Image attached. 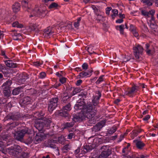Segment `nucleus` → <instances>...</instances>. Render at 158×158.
Here are the masks:
<instances>
[{"mask_svg": "<svg viewBox=\"0 0 158 158\" xmlns=\"http://www.w3.org/2000/svg\"><path fill=\"white\" fill-rule=\"evenodd\" d=\"M86 50L89 52L90 54H92L93 52H94V51H93L91 48L90 47H88L86 48Z\"/></svg>", "mask_w": 158, "mask_h": 158, "instance_id": "nucleus-59", "label": "nucleus"}, {"mask_svg": "<svg viewBox=\"0 0 158 158\" xmlns=\"http://www.w3.org/2000/svg\"><path fill=\"white\" fill-rule=\"evenodd\" d=\"M12 32H13L12 33V35L18 37H20L21 36V35L20 33H18L16 31H14L13 30H12Z\"/></svg>", "mask_w": 158, "mask_h": 158, "instance_id": "nucleus-51", "label": "nucleus"}, {"mask_svg": "<svg viewBox=\"0 0 158 158\" xmlns=\"http://www.w3.org/2000/svg\"><path fill=\"white\" fill-rule=\"evenodd\" d=\"M82 81L81 80H79L77 81L75 83L76 85L78 86H79L82 83Z\"/></svg>", "mask_w": 158, "mask_h": 158, "instance_id": "nucleus-63", "label": "nucleus"}, {"mask_svg": "<svg viewBox=\"0 0 158 158\" xmlns=\"http://www.w3.org/2000/svg\"><path fill=\"white\" fill-rule=\"evenodd\" d=\"M29 133V131L28 130V129L25 128L18 131L15 135V137L18 140L22 141L24 135L26 134H28Z\"/></svg>", "mask_w": 158, "mask_h": 158, "instance_id": "nucleus-10", "label": "nucleus"}, {"mask_svg": "<svg viewBox=\"0 0 158 158\" xmlns=\"http://www.w3.org/2000/svg\"><path fill=\"white\" fill-rule=\"evenodd\" d=\"M21 115L18 112L13 113H10L7 115V118L8 119H12L14 121L13 122L10 123L9 126H7V130L9 131L16 126H18L21 123L18 119L21 118Z\"/></svg>", "mask_w": 158, "mask_h": 158, "instance_id": "nucleus-3", "label": "nucleus"}, {"mask_svg": "<svg viewBox=\"0 0 158 158\" xmlns=\"http://www.w3.org/2000/svg\"><path fill=\"white\" fill-rule=\"evenodd\" d=\"M21 5L19 2L15 3L12 6V9L14 12L15 13L19 11L20 9Z\"/></svg>", "mask_w": 158, "mask_h": 158, "instance_id": "nucleus-25", "label": "nucleus"}, {"mask_svg": "<svg viewBox=\"0 0 158 158\" xmlns=\"http://www.w3.org/2000/svg\"><path fill=\"white\" fill-rule=\"evenodd\" d=\"M93 72V70L91 69L84 70L80 72L78 76L80 77V78L88 77L91 76Z\"/></svg>", "mask_w": 158, "mask_h": 158, "instance_id": "nucleus-17", "label": "nucleus"}, {"mask_svg": "<svg viewBox=\"0 0 158 158\" xmlns=\"http://www.w3.org/2000/svg\"><path fill=\"white\" fill-rule=\"evenodd\" d=\"M73 115V121L75 122H81L85 118V117L82 113H79Z\"/></svg>", "mask_w": 158, "mask_h": 158, "instance_id": "nucleus-19", "label": "nucleus"}, {"mask_svg": "<svg viewBox=\"0 0 158 158\" xmlns=\"http://www.w3.org/2000/svg\"><path fill=\"white\" fill-rule=\"evenodd\" d=\"M112 9L111 7H107L106 9V15H109L110 14V12Z\"/></svg>", "mask_w": 158, "mask_h": 158, "instance_id": "nucleus-56", "label": "nucleus"}, {"mask_svg": "<svg viewBox=\"0 0 158 158\" xmlns=\"http://www.w3.org/2000/svg\"><path fill=\"white\" fill-rule=\"evenodd\" d=\"M61 85V84L60 83L57 82L53 85V87L57 89Z\"/></svg>", "mask_w": 158, "mask_h": 158, "instance_id": "nucleus-61", "label": "nucleus"}, {"mask_svg": "<svg viewBox=\"0 0 158 158\" xmlns=\"http://www.w3.org/2000/svg\"><path fill=\"white\" fill-rule=\"evenodd\" d=\"M131 134V137L132 139H134L135 137L137 136L138 135L136 130L135 129L133 130Z\"/></svg>", "mask_w": 158, "mask_h": 158, "instance_id": "nucleus-46", "label": "nucleus"}, {"mask_svg": "<svg viewBox=\"0 0 158 158\" xmlns=\"http://www.w3.org/2000/svg\"><path fill=\"white\" fill-rule=\"evenodd\" d=\"M73 90L70 94L71 97L80 92L82 90V89L80 87H76L75 88L73 87Z\"/></svg>", "mask_w": 158, "mask_h": 158, "instance_id": "nucleus-30", "label": "nucleus"}, {"mask_svg": "<svg viewBox=\"0 0 158 158\" xmlns=\"http://www.w3.org/2000/svg\"><path fill=\"white\" fill-rule=\"evenodd\" d=\"M138 90V87L135 85H133L131 87L128 88L125 91L124 95H123V97L125 95H127L130 97H133L136 94Z\"/></svg>", "mask_w": 158, "mask_h": 158, "instance_id": "nucleus-8", "label": "nucleus"}, {"mask_svg": "<svg viewBox=\"0 0 158 158\" xmlns=\"http://www.w3.org/2000/svg\"><path fill=\"white\" fill-rule=\"evenodd\" d=\"M91 7L94 10V12L97 15H99L100 11L96 7V6L94 5H92Z\"/></svg>", "mask_w": 158, "mask_h": 158, "instance_id": "nucleus-38", "label": "nucleus"}, {"mask_svg": "<svg viewBox=\"0 0 158 158\" xmlns=\"http://www.w3.org/2000/svg\"><path fill=\"white\" fill-rule=\"evenodd\" d=\"M52 27H49L45 29L44 31V35L47 38H49L53 35L54 33Z\"/></svg>", "mask_w": 158, "mask_h": 158, "instance_id": "nucleus-21", "label": "nucleus"}, {"mask_svg": "<svg viewBox=\"0 0 158 158\" xmlns=\"http://www.w3.org/2000/svg\"><path fill=\"white\" fill-rule=\"evenodd\" d=\"M93 149V148L91 145H86L83 146V150H82L81 152L83 151L84 153H86L87 152H90Z\"/></svg>", "mask_w": 158, "mask_h": 158, "instance_id": "nucleus-28", "label": "nucleus"}, {"mask_svg": "<svg viewBox=\"0 0 158 158\" xmlns=\"http://www.w3.org/2000/svg\"><path fill=\"white\" fill-rule=\"evenodd\" d=\"M51 122L50 118H45L42 122H39L35 124V127L40 132L37 133L34 138V143L35 144H37L40 143L45 139V136L43 131L45 127H48L50 126Z\"/></svg>", "mask_w": 158, "mask_h": 158, "instance_id": "nucleus-1", "label": "nucleus"}, {"mask_svg": "<svg viewBox=\"0 0 158 158\" xmlns=\"http://www.w3.org/2000/svg\"><path fill=\"white\" fill-rule=\"evenodd\" d=\"M56 142V140L51 139L48 140V146L51 148H56V146L55 144Z\"/></svg>", "mask_w": 158, "mask_h": 158, "instance_id": "nucleus-29", "label": "nucleus"}, {"mask_svg": "<svg viewBox=\"0 0 158 158\" xmlns=\"http://www.w3.org/2000/svg\"><path fill=\"white\" fill-rule=\"evenodd\" d=\"M97 108L93 106L91 104L87 105L85 110V114L89 119L88 122L90 124H94L96 122L95 117L97 111Z\"/></svg>", "mask_w": 158, "mask_h": 158, "instance_id": "nucleus-2", "label": "nucleus"}, {"mask_svg": "<svg viewBox=\"0 0 158 158\" xmlns=\"http://www.w3.org/2000/svg\"><path fill=\"white\" fill-rule=\"evenodd\" d=\"M81 20V17H79L77 19V21L74 23V25L76 28H77L80 25V22Z\"/></svg>", "mask_w": 158, "mask_h": 158, "instance_id": "nucleus-47", "label": "nucleus"}, {"mask_svg": "<svg viewBox=\"0 0 158 158\" xmlns=\"http://www.w3.org/2000/svg\"><path fill=\"white\" fill-rule=\"evenodd\" d=\"M134 54L137 59H139L140 54H141L143 50V48L141 45L138 44L133 48Z\"/></svg>", "mask_w": 158, "mask_h": 158, "instance_id": "nucleus-11", "label": "nucleus"}, {"mask_svg": "<svg viewBox=\"0 0 158 158\" xmlns=\"http://www.w3.org/2000/svg\"><path fill=\"white\" fill-rule=\"evenodd\" d=\"M115 28L117 30L119 31L121 34H123L124 25V24H121L120 25H117L115 26Z\"/></svg>", "mask_w": 158, "mask_h": 158, "instance_id": "nucleus-33", "label": "nucleus"}, {"mask_svg": "<svg viewBox=\"0 0 158 158\" xmlns=\"http://www.w3.org/2000/svg\"><path fill=\"white\" fill-rule=\"evenodd\" d=\"M71 97V96L70 95H69L67 92H64L61 96L62 103H69Z\"/></svg>", "mask_w": 158, "mask_h": 158, "instance_id": "nucleus-16", "label": "nucleus"}, {"mask_svg": "<svg viewBox=\"0 0 158 158\" xmlns=\"http://www.w3.org/2000/svg\"><path fill=\"white\" fill-rule=\"evenodd\" d=\"M103 18V16L102 15H97V18L96 20L98 21V22H100L101 19Z\"/></svg>", "mask_w": 158, "mask_h": 158, "instance_id": "nucleus-60", "label": "nucleus"}, {"mask_svg": "<svg viewBox=\"0 0 158 158\" xmlns=\"http://www.w3.org/2000/svg\"><path fill=\"white\" fill-rule=\"evenodd\" d=\"M46 74L45 72H42L39 74L38 76L39 78L43 79L46 77Z\"/></svg>", "mask_w": 158, "mask_h": 158, "instance_id": "nucleus-44", "label": "nucleus"}, {"mask_svg": "<svg viewBox=\"0 0 158 158\" xmlns=\"http://www.w3.org/2000/svg\"><path fill=\"white\" fill-rule=\"evenodd\" d=\"M74 124V122H73L66 123L64 125V129H68L69 128L72 127L73 126Z\"/></svg>", "mask_w": 158, "mask_h": 158, "instance_id": "nucleus-35", "label": "nucleus"}, {"mask_svg": "<svg viewBox=\"0 0 158 158\" xmlns=\"http://www.w3.org/2000/svg\"><path fill=\"white\" fill-rule=\"evenodd\" d=\"M82 67L83 69L86 70L88 69V65L86 63H84L82 65Z\"/></svg>", "mask_w": 158, "mask_h": 158, "instance_id": "nucleus-58", "label": "nucleus"}, {"mask_svg": "<svg viewBox=\"0 0 158 158\" xmlns=\"http://www.w3.org/2000/svg\"><path fill=\"white\" fill-rule=\"evenodd\" d=\"M131 32L135 37H137L138 36L139 34L138 32L136 31V29L134 30Z\"/></svg>", "mask_w": 158, "mask_h": 158, "instance_id": "nucleus-55", "label": "nucleus"}, {"mask_svg": "<svg viewBox=\"0 0 158 158\" xmlns=\"http://www.w3.org/2000/svg\"><path fill=\"white\" fill-rule=\"evenodd\" d=\"M12 84V81L8 80L4 82L2 85V87L4 88H10V86Z\"/></svg>", "mask_w": 158, "mask_h": 158, "instance_id": "nucleus-34", "label": "nucleus"}, {"mask_svg": "<svg viewBox=\"0 0 158 158\" xmlns=\"http://www.w3.org/2000/svg\"><path fill=\"white\" fill-rule=\"evenodd\" d=\"M62 152L64 153H66L70 150L69 145L67 144L64 146L62 148Z\"/></svg>", "mask_w": 158, "mask_h": 158, "instance_id": "nucleus-41", "label": "nucleus"}, {"mask_svg": "<svg viewBox=\"0 0 158 158\" xmlns=\"http://www.w3.org/2000/svg\"><path fill=\"white\" fill-rule=\"evenodd\" d=\"M81 147H78L77 149L75 150L74 152V154L76 156V157L79 156H80L81 154Z\"/></svg>", "mask_w": 158, "mask_h": 158, "instance_id": "nucleus-40", "label": "nucleus"}, {"mask_svg": "<svg viewBox=\"0 0 158 158\" xmlns=\"http://www.w3.org/2000/svg\"><path fill=\"white\" fill-rule=\"evenodd\" d=\"M59 6L58 4L55 2L52 3L49 6V8L50 9L56 8Z\"/></svg>", "mask_w": 158, "mask_h": 158, "instance_id": "nucleus-43", "label": "nucleus"}, {"mask_svg": "<svg viewBox=\"0 0 158 158\" xmlns=\"http://www.w3.org/2000/svg\"><path fill=\"white\" fill-rule=\"evenodd\" d=\"M3 88V93L4 95V97L6 98H9L11 95V91L9 88Z\"/></svg>", "mask_w": 158, "mask_h": 158, "instance_id": "nucleus-26", "label": "nucleus"}, {"mask_svg": "<svg viewBox=\"0 0 158 158\" xmlns=\"http://www.w3.org/2000/svg\"><path fill=\"white\" fill-rule=\"evenodd\" d=\"M6 51L3 50L1 51V55L5 59H8L9 58L6 54Z\"/></svg>", "mask_w": 158, "mask_h": 158, "instance_id": "nucleus-52", "label": "nucleus"}, {"mask_svg": "<svg viewBox=\"0 0 158 158\" xmlns=\"http://www.w3.org/2000/svg\"><path fill=\"white\" fill-rule=\"evenodd\" d=\"M142 15L145 17H150L149 11L148 12L145 10H141Z\"/></svg>", "mask_w": 158, "mask_h": 158, "instance_id": "nucleus-42", "label": "nucleus"}, {"mask_svg": "<svg viewBox=\"0 0 158 158\" xmlns=\"http://www.w3.org/2000/svg\"><path fill=\"white\" fill-rule=\"evenodd\" d=\"M145 50L147 54L149 56L152 55L154 53L153 48L150 47V45L148 44H145Z\"/></svg>", "mask_w": 158, "mask_h": 158, "instance_id": "nucleus-23", "label": "nucleus"}, {"mask_svg": "<svg viewBox=\"0 0 158 158\" xmlns=\"http://www.w3.org/2000/svg\"><path fill=\"white\" fill-rule=\"evenodd\" d=\"M67 103L65 106L62 107L61 110L57 111L56 113L58 116L64 117H69V112L71 110L72 108L70 102Z\"/></svg>", "mask_w": 158, "mask_h": 158, "instance_id": "nucleus-5", "label": "nucleus"}, {"mask_svg": "<svg viewBox=\"0 0 158 158\" xmlns=\"http://www.w3.org/2000/svg\"><path fill=\"white\" fill-rule=\"evenodd\" d=\"M87 105L85 104L83 102H77L74 106V108L77 111L81 110V112H85V110L86 107Z\"/></svg>", "mask_w": 158, "mask_h": 158, "instance_id": "nucleus-15", "label": "nucleus"}, {"mask_svg": "<svg viewBox=\"0 0 158 158\" xmlns=\"http://www.w3.org/2000/svg\"><path fill=\"white\" fill-rule=\"evenodd\" d=\"M104 124L105 123L103 122L98 123L94 127V128L96 129V131H100L104 126Z\"/></svg>", "mask_w": 158, "mask_h": 158, "instance_id": "nucleus-31", "label": "nucleus"}, {"mask_svg": "<svg viewBox=\"0 0 158 158\" xmlns=\"http://www.w3.org/2000/svg\"><path fill=\"white\" fill-rule=\"evenodd\" d=\"M28 78V77L27 74L23 73L21 75V78L19 79V82L22 83H23Z\"/></svg>", "mask_w": 158, "mask_h": 158, "instance_id": "nucleus-32", "label": "nucleus"}, {"mask_svg": "<svg viewBox=\"0 0 158 158\" xmlns=\"http://www.w3.org/2000/svg\"><path fill=\"white\" fill-rule=\"evenodd\" d=\"M6 65L8 67L11 68H16L17 65L16 63H13L12 61L8 60L4 61Z\"/></svg>", "mask_w": 158, "mask_h": 158, "instance_id": "nucleus-24", "label": "nucleus"}, {"mask_svg": "<svg viewBox=\"0 0 158 158\" xmlns=\"http://www.w3.org/2000/svg\"><path fill=\"white\" fill-rule=\"evenodd\" d=\"M141 2L148 6H151L152 5V3L149 0H141Z\"/></svg>", "mask_w": 158, "mask_h": 158, "instance_id": "nucleus-53", "label": "nucleus"}, {"mask_svg": "<svg viewBox=\"0 0 158 158\" xmlns=\"http://www.w3.org/2000/svg\"><path fill=\"white\" fill-rule=\"evenodd\" d=\"M8 140V137L6 135H2V139L0 140V151L4 154L6 153V147L9 145Z\"/></svg>", "mask_w": 158, "mask_h": 158, "instance_id": "nucleus-6", "label": "nucleus"}, {"mask_svg": "<svg viewBox=\"0 0 158 158\" xmlns=\"http://www.w3.org/2000/svg\"><path fill=\"white\" fill-rule=\"evenodd\" d=\"M112 12L113 13V14L111 15L112 18H114L115 16L117 15L118 13V10L116 9L112 10Z\"/></svg>", "mask_w": 158, "mask_h": 158, "instance_id": "nucleus-49", "label": "nucleus"}, {"mask_svg": "<svg viewBox=\"0 0 158 158\" xmlns=\"http://www.w3.org/2000/svg\"><path fill=\"white\" fill-rule=\"evenodd\" d=\"M48 13V11L45 8L43 9L41 8H35L32 9L29 15L30 18L34 16L39 17L40 18L44 17Z\"/></svg>", "mask_w": 158, "mask_h": 158, "instance_id": "nucleus-4", "label": "nucleus"}, {"mask_svg": "<svg viewBox=\"0 0 158 158\" xmlns=\"http://www.w3.org/2000/svg\"><path fill=\"white\" fill-rule=\"evenodd\" d=\"M104 77V75H102L99 77L98 79L96 81V83L97 84H99L103 81V77Z\"/></svg>", "mask_w": 158, "mask_h": 158, "instance_id": "nucleus-48", "label": "nucleus"}, {"mask_svg": "<svg viewBox=\"0 0 158 158\" xmlns=\"http://www.w3.org/2000/svg\"><path fill=\"white\" fill-rule=\"evenodd\" d=\"M12 26L14 27H16L17 28H21L23 27V25L19 23L18 21H15L13 23Z\"/></svg>", "mask_w": 158, "mask_h": 158, "instance_id": "nucleus-37", "label": "nucleus"}, {"mask_svg": "<svg viewBox=\"0 0 158 158\" xmlns=\"http://www.w3.org/2000/svg\"><path fill=\"white\" fill-rule=\"evenodd\" d=\"M96 94H98V95L95 96L92 100V104H91L94 107H96L98 108L99 107V103L100 98L101 96V92L98 91H97Z\"/></svg>", "mask_w": 158, "mask_h": 158, "instance_id": "nucleus-14", "label": "nucleus"}, {"mask_svg": "<svg viewBox=\"0 0 158 158\" xmlns=\"http://www.w3.org/2000/svg\"><path fill=\"white\" fill-rule=\"evenodd\" d=\"M66 78L65 77H62L60 79L59 81L62 84H63L66 82Z\"/></svg>", "mask_w": 158, "mask_h": 158, "instance_id": "nucleus-57", "label": "nucleus"}, {"mask_svg": "<svg viewBox=\"0 0 158 158\" xmlns=\"http://www.w3.org/2000/svg\"><path fill=\"white\" fill-rule=\"evenodd\" d=\"M101 149L103 150L100 155V158H106L111 153V150L108 146H103Z\"/></svg>", "mask_w": 158, "mask_h": 158, "instance_id": "nucleus-12", "label": "nucleus"}, {"mask_svg": "<svg viewBox=\"0 0 158 158\" xmlns=\"http://www.w3.org/2000/svg\"><path fill=\"white\" fill-rule=\"evenodd\" d=\"M33 100L30 97L26 96L24 97L21 100V102L22 105L23 106L27 105L28 104H31Z\"/></svg>", "mask_w": 158, "mask_h": 158, "instance_id": "nucleus-20", "label": "nucleus"}, {"mask_svg": "<svg viewBox=\"0 0 158 158\" xmlns=\"http://www.w3.org/2000/svg\"><path fill=\"white\" fill-rule=\"evenodd\" d=\"M131 32L135 37H137L138 36L139 34L138 32L136 31V29L134 30Z\"/></svg>", "mask_w": 158, "mask_h": 158, "instance_id": "nucleus-54", "label": "nucleus"}, {"mask_svg": "<svg viewBox=\"0 0 158 158\" xmlns=\"http://www.w3.org/2000/svg\"><path fill=\"white\" fill-rule=\"evenodd\" d=\"M66 90L67 91H71L73 88H72L71 86H70L68 84H67L66 85Z\"/></svg>", "mask_w": 158, "mask_h": 158, "instance_id": "nucleus-62", "label": "nucleus"}, {"mask_svg": "<svg viewBox=\"0 0 158 158\" xmlns=\"http://www.w3.org/2000/svg\"><path fill=\"white\" fill-rule=\"evenodd\" d=\"M38 25L37 24H32V25H31L30 26V28H31V30L32 31H37L38 30Z\"/></svg>", "mask_w": 158, "mask_h": 158, "instance_id": "nucleus-45", "label": "nucleus"}, {"mask_svg": "<svg viewBox=\"0 0 158 158\" xmlns=\"http://www.w3.org/2000/svg\"><path fill=\"white\" fill-rule=\"evenodd\" d=\"M133 142L135 144L136 148L139 150H143L144 149L146 144L143 141L135 139L133 141Z\"/></svg>", "mask_w": 158, "mask_h": 158, "instance_id": "nucleus-18", "label": "nucleus"}, {"mask_svg": "<svg viewBox=\"0 0 158 158\" xmlns=\"http://www.w3.org/2000/svg\"><path fill=\"white\" fill-rule=\"evenodd\" d=\"M44 115L45 114L44 111H40L35 113L34 116L38 120L42 119L43 120L45 118H47L44 117Z\"/></svg>", "mask_w": 158, "mask_h": 158, "instance_id": "nucleus-22", "label": "nucleus"}, {"mask_svg": "<svg viewBox=\"0 0 158 158\" xmlns=\"http://www.w3.org/2000/svg\"><path fill=\"white\" fill-rule=\"evenodd\" d=\"M29 154L27 152H23L20 154L19 153V158H27L29 156Z\"/></svg>", "mask_w": 158, "mask_h": 158, "instance_id": "nucleus-36", "label": "nucleus"}, {"mask_svg": "<svg viewBox=\"0 0 158 158\" xmlns=\"http://www.w3.org/2000/svg\"><path fill=\"white\" fill-rule=\"evenodd\" d=\"M58 98V97L52 98L50 99L48 103V110L51 113L57 107Z\"/></svg>", "mask_w": 158, "mask_h": 158, "instance_id": "nucleus-9", "label": "nucleus"}, {"mask_svg": "<svg viewBox=\"0 0 158 158\" xmlns=\"http://www.w3.org/2000/svg\"><path fill=\"white\" fill-rule=\"evenodd\" d=\"M8 149L9 150L10 154L14 156H19L22 151V148L18 144H14L8 148Z\"/></svg>", "mask_w": 158, "mask_h": 158, "instance_id": "nucleus-7", "label": "nucleus"}, {"mask_svg": "<svg viewBox=\"0 0 158 158\" xmlns=\"http://www.w3.org/2000/svg\"><path fill=\"white\" fill-rule=\"evenodd\" d=\"M148 156L146 155H139L138 157H136V158H146L148 157Z\"/></svg>", "mask_w": 158, "mask_h": 158, "instance_id": "nucleus-64", "label": "nucleus"}, {"mask_svg": "<svg viewBox=\"0 0 158 158\" xmlns=\"http://www.w3.org/2000/svg\"><path fill=\"white\" fill-rule=\"evenodd\" d=\"M21 3L22 7L24 10L30 13L32 9L29 2L28 0H22Z\"/></svg>", "mask_w": 158, "mask_h": 158, "instance_id": "nucleus-13", "label": "nucleus"}, {"mask_svg": "<svg viewBox=\"0 0 158 158\" xmlns=\"http://www.w3.org/2000/svg\"><path fill=\"white\" fill-rule=\"evenodd\" d=\"M23 88L22 86H19L14 89L12 91V94L14 95H16L19 94Z\"/></svg>", "mask_w": 158, "mask_h": 158, "instance_id": "nucleus-27", "label": "nucleus"}, {"mask_svg": "<svg viewBox=\"0 0 158 158\" xmlns=\"http://www.w3.org/2000/svg\"><path fill=\"white\" fill-rule=\"evenodd\" d=\"M43 64L42 61H36L32 63V65L37 68H38L40 65H42Z\"/></svg>", "mask_w": 158, "mask_h": 158, "instance_id": "nucleus-39", "label": "nucleus"}, {"mask_svg": "<svg viewBox=\"0 0 158 158\" xmlns=\"http://www.w3.org/2000/svg\"><path fill=\"white\" fill-rule=\"evenodd\" d=\"M116 127H112L110 130L108 131V134H112L114 133L116 131Z\"/></svg>", "mask_w": 158, "mask_h": 158, "instance_id": "nucleus-50", "label": "nucleus"}]
</instances>
